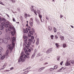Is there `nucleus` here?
Returning a JSON list of instances; mask_svg holds the SVG:
<instances>
[{
	"label": "nucleus",
	"mask_w": 74,
	"mask_h": 74,
	"mask_svg": "<svg viewBox=\"0 0 74 74\" xmlns=\"http://www.w3.org/2000/svg\"><path fill=\"white\" fill-rule=\"evenodd\" d=\"M25 53L27 55H25L24 57H22V56H21L20 58H19L18 60V62H20L21 61H22V62H25L26 58H27L28 59H29V58H30V57L28 56V55H29V54L28 53V51H26L25 52Z\"/></svg>",
	"instance_id": "nucleus-1"
},
{
	"label": "nucleus",
	"mask_w": 74,
	"mask_h": 74,
	"mask_svg": "<svg viewBox=\"0 0 74 74\" xmlns=\"http://www.w3.org/2000/svg\"><path fill=\"white\" fill-rule=\"evenodd\" d=\"M15 45H13V44L9 45L7 46V48L10 49V52H12V49L14 48V46Z\"/></svg>",
	"instance_id": "nucleus-2"
},
{
	"label": "nucleus",
	"mask_w": 74,
	"mask_h": 74,
	"mask_svg": "<svg viewBox=\"0 0 74 74\" xmlns=\"http://www.w3.org/2000/svg\"><path fill=\"white\" fill-rule=\"evenodd\" d=\"M52 51V49L51 48L49 49L47 51L46 53L47 54H48V53H51Z\"/></svg>",
	"instance_id": "nucleus-3"
},
{
	"label": "nucleus",
	"mask_w": 74,
	"mask_h": 74,
	"mask_svg": "<svg viewBox=\"0 0 74 74\" xmlns=\"http://www.w3.org/2000/svg\"><path fill=\"white\" fill-rule=\"evenodd\" d=\"M30 16H31L29 14H24V17L25 19H27V17H30Z\"/></svg>",
	"instance_id": "nucleus-4"
},
{
	"label": "nucleus",
	"mask_w": 74,
	"mask_h": 74,
	"mask_svg": "<svg viewBox=\"0 0 74 74\" xmlns=\"http://www.w3.org/2000/svg\"><path fill=\"white\" fill-rule=\"evenodd\" d=\"M15 41V37H13L12 38V44L13 45V46L15 45V43L14 42Z\"/></svg>",
	"instance_id": "nucleus-5"
},
{
	"label": "nucleus",
	"mask_w": 74,
	"mask_h": 74,
	"mask_svg": "<svg viewBox=\"0 0 74 74\" xmlns=\"http://www.w3.org/2000/svg\"><path fill=\"white\" fill-rule=\"evenodd\" d=\"M5 37L6 39L7 40H10V35L8 34H6L5 35Z\"/></svg>",
	"instance_id": "nucleus-6"
},
{
	"label": "nucleus",
	"mask_w": 74,
	"mask_h": 74,
	"mask_svg": "<svg viewBox=\"0 0 74 74\" xmlns=\"http://www.w3.org/2000/svg\"><path fill=\"white\" fill-rule=\"evenodd\" d=\"M5 19L4 18H3L1 19V22H2V23H4V25H5Z\"/></svg>",
	"instance_id": "nucleus-7"
},
{
	"label": "nucleus",
	"mask_w": 74,
	"mask_h": 74,
	"mask_svg": "<svg viewBox=\"0 0 74 74\" xmlns=\"http://www.w3.org/2000/svg\"><path fill=\"white\" fill-rule=\"evenodd\" d=\"M9 23V21H6V23H5V25H3V26H5V27L7 28L8 27V23Z\"/></svg>",
	"instance_id": "nucleus-8"
},
{
	"label": "nucleus",
	"mask_w": 74,
	"mask_h": 74,
	"mask_svg": "<svg viewBox=\"0 0 74 74\" xmlns=\"http://www.w3.org/2000/svg\"><path fill=\"white\" fill-rule=\"evenodd\" d=\"M8 27L10 29H11V30H12V29H14V27H12V26L9 24H8Z\"/></svg>",
	"instance_id": "nucleus-9"
},
{
	"label": "nucleus",
	"mask_w": 74,
	"mask_h": 74,
	"mask_svg": "<svg viewBox=\"0 0 74 74\" xmlns=\"http://www.w3.org/2000/svg\"><path fill=\"white\" fill-rule=\"evenodd\" d=\"M3 42L5 44H7L8 43V39L5 38L3 40Z\"/></svg>",
	"instance_id": "nucleus-10"
},
{
	"label": "nucleus",
	"mask_w": 74,
	"mask_h": 74,
	"mask_svg": "<svg viewBox=\"0 0 74 74\" xmlns=\"http://www.w3.org/2000/svg\"><path fill=\"white\" fill-rule=\"evenodd\" d=\"M23 31L24 33H28V30L27 28H26L25 29H24Z\"/></svg>",
	"instance_id": "nucleus-11"
},
{
	"label": "nucleus",
	"mask_w": 74,
	"mask_h": 74,
	"mask_svg": "<svg viewBox=\"0 0 74 74\" xmlns=\"http://www.w3.org/2000/svg\"><path fill=\"white\" fill-rule=\"evenodd\" d=\"M70 63H69V62H66L65 64V66H70Z\"/></svg>",
	"instance_id": "nucleus-12"
},
{
	"label": "nucleus",
	"mask_w": 74,
	"mask_h": 74,
	"mask_svg": "<svg viewBox=\"0 0 74 74\" xmlns=\"http://www.w3.org/2000/svg\"><path fill=\"white\" fill-rule=\"evenodd\" d=\"M45 68V67H42L39 69L38 70L39 72H41V70H43V69H44Z\"/></svg>",
	"instance_id": "nucleus-13"
},
{
	"label": "nucleus",
	"mask_w": 74,
	"mask_h": 74,
	"mask_svg": "<svg viewBox=\"0 0 74 74\" xmlns=\"http://www.w3.org/2000/svg\"><path fill=\"white\" fill-rule=\"evenodd\" d=\"M29 42H28V44H29L30 45H31V42H33V40L32 39H29Z\"/></svg>",
	"instance_id": "nucleus-14"
},
{
	"label": "nucleus",
	"mask_w": 74,
	"mask_h": 74,
	"mask_svg": "<svg viewBox=\"0 0 74 74\" xmlns=\"http://www.w3.org/2000/svg\"><path fill=\"white\" fill-rule=\"evenodd\" d=\"M16 32L15 31H12L11 32V34L12 36H14L15 35V34Z\"/></svg>",
	"instance_id": "nucleus-15"
},
{
	"label": "nucleus",
	"mask_w": 74,
	"mask_h": 74,
	"mask_svg": "<svg viewBox=\"0 0 74 74\" xmlns=\"http://www.w3.org/2000/svg\"><path fill=\"white\" fill-rule=\"evenodd\" d=\"M48 28L49 30V31H51V30H52V27H51V26H50L49 25L48 26Z\"/></svg>",
	"instance_id": "nucleus-16"
},
{
	"label": "nucleus",
	"mask_w": 74,
	"mask_h": 74,
	"mask_svg": "<svg viewBox=\"0 0 74 74\" xmlns=\"http://www.w3.org/2000/svg\"><path fill=\"white\" fill-rule=\"evenodd\" d=\"M9 53V50H7L5 54V56H7L8 55V53Z\"/></svg>",
	"instance_id": "nucleus-17"
},
{
	"label": "nucleus",
	"mask_w": 74,
	"mask_h": 74,
	"mask_svg": "<svg viewBox=\"0 0 74 74\" xmlns=\"http://www.w3.org/2000/svg\"><path fill=\"white\" fill-rule=\"evenodd\" d=\"M54 70V69L51 68L49 69V71H50V72H52V71H53Z\"/></svg>",
	"instance_id": "nucleus-18"
},
{
	"label": "nucleus",
	"mask_w": 74,
	"mask_h": 74,
	"mask_svg": "<svg viewBox=\"0 0 74 74\" xmlns=\"http://www.w3.org/2000/svg\"><path fill=\"white\" fill-rule=\"evenodd\" d=\"M60 38H61V40H64V36H60Z\"/></svg>",
	"instance_id": "nucleus-19"
},
{
	"label": "nucleus",
	"mask_w": 74,
	"mask_h": 74,
	"mask_svg": "<svg viewBox=\"0 0 74 74\" xmlns=\"http://www.w3.org/2000/svg\"><path fill=\"white\" fill-rule=\"evenodd\" d=\"M4 42L3 40L1 38H0V43H2Z\"/></svg>",
	"instance_id": "nucleus-20"
},
{
	"label": "nucleus",
	"mask_w": 74,
	"mask_h": 74,
	"mask_svg": "<svg viewBox=\"0 0 74 74\" xmlns=\"http://www.w3.org/2000/svg\"><path fill=\"white\" fill-rule=\"evenodd\" d=\"M39 38H38L37 39L36 42V45H38L39 44Z\"/></svg>",
	"instance_id": "nucleus-21"
},
{
	"label": "nucleus",
	"mask_w": 74,
	"mask_h": 74,
	"mask_svg": "<svg viewBox=\"0 0 74 74\" xmlns=\"http://www.w3.org/2000/svg\"><path fill=\"white\" fill-rule=\"evenodd\" d=\"M5 55H3V56H2V57H1V60H3L5 58Z\"/></svg>",
	"instance_id": "nucleus-22"
},
{
	"label": "nucleus",
	"mask_w": 74,
	"mask_h": 74,
	"mask_svg": "<svg viewBox=\"0 0 74 74\" xmlns=\"http://www.w3.org/2000/svg\"><path fill=\"white\" fill-rule=\"evenodd\" d=\"M69 62L72 64H74V60H72L69 61Z\"/></svg>",
	"instance_id": "nucleus-23"
},
{
	"label": "nucleus",
	"mask_w": 74,
	"mask_h": 74,
	"mask_svg": "<svg viewBox=\"0 0 74 74\" xmlns=\"http://www.w3.org/2000/svg\"><path fill=\"white\" fill-rule=\"evenodd\" d=\"M27 46H25V47L27 48V49H29V47H30V44H27Z\"/></svg>",
	"instance_id": "nucleus-24"
},
{
	"label": "nucleus",
	"mask_w": 74,
	"mask_h": 74,
	"mask_svg": "<svg viewBox=\"0 0 74 74\" xmlns=\"http://www.w3.org/2000/svg\"><path fill=\"white\" fill-rule=\"evenodd\" d=\"M28 33H29V34L30 33V34H31L32 35H33V32L32 31H29Z\"/></svg>",
	"instance_id": "nucleus-25"
},
{
	"label": "nucleus",
	"mask_w": 74,
	"mask_h": 74,
	"mask_svg": "<svg viewBox=\"0 0 74 74\" xmlns=\"http://www.w3.org/2000/svg\"><path fill=\"white\" fill-rule=\"evenodd\" d=\"M58 65H55L54 67V69L55 70H56V69H58Z\"/></svg>",
	"instance_id": "nucleus-26"
},
{
	"label": "nucleus",
	"mask_w": 74,
	"mask_h": 74,
	"mask_svg": "<svg viewBox=\"0 0 74 74\" xmlns=\"http://www.w3.org/2000/svg\"><path fill=\"white\" fill-rule=\"evenodd\" d=\"M4 29V27L3 26L0 25V30H3Z\"/></svg>",
	"instance_id": "nucleus-27"
},
{
	"label": "nucleus",
	"mask_w": 74,
	"mask_h": 74,
	"mask_svg": "<svg viewBox=\"0 0 74 74\" xmlns=\"http://www.w3.org/2000/svg\"><path fill=\"white\" fill-rule=\"evenodd\" d=\"M35 56V53H34L31 57V58L33 59V58H34V57Z\"/></svg>",
	"instance_id": "nucleus-28"
},
{
	"label": "nucleus",
	"mask_w": 74,
	"mask_h": 74,
	"mask_svg": "<svg viewBox=\"0 0 74 74\" xmlns=\"http://www.w3.org/2000/svg\"><path fill=\"white\" fill-rule=\"evenodd\" d=\"M38 16L39 17V18H40V19H41L42 18V15L40 14H38Z\"/></svg>",
	"instance_id": "nucleus-29"
},
{
	"label": "nucleus",
	"mask_w": 74,
	"mask_h": 74,
	"mask_svg": "<svg viewBox=\"0 0 74 74\" xmlns=\"http://www.w3.org/2000/svg\"><path fill=\"white\" fill-rule=\"evenodd\" d=\"M23 38L25 41H26V40L27 38H26V36H25V35L23 36Z\"/></svg>",
	"instance_id": "nucleus-30"
},
{
	"label": "nucleus",
	"mask_w": 74,
	"mask_h": 74,
	"mask_svg": "<svg viewBox=\"0 0 74 74\" xmlns=\"http://www.w3.org/2000/svg\"><path fill=\"white\" fill-rule=\"evenodd\" d=\"M33 7H34L32 5L31 8V11H34V9L33 8Z\"/></svg>",
	"instance_id": "nucleus-31"
},
{
	"label": "nucleus",
	"mask_w": 74,
	"mask_h": 74,
	"mask_svg": "<svg viewBox=\"0 0 74 74\" xmlns=\"http://www.w3.org/2000/svg\"><path fill=\"white\" fill-rule=\"evenodd\" d=\"M29 23L30 26L32 27L33 26V22L30 21Z\"/></svg>",
	"instance_id": "nucleus-32"
},
{
	"label": "nucleus",
	"mask_w": 74,
	"mask_h": 74,
	"mask_svg": "<svg viewBox=\"0 0 74 74\" xmlns=\"http://www.w3.org/2000/svg\"><path fill=\"white\" fill-rule=\"evenodd\" d=\"M53 29L54 33H56L57 31L56 29V28H55V27H54Z\"/></svg>",
	"instance_id": "nucleus-33"
},
{
	"label": "nucleus",
	"mask_w": 74,
	"mask_h": 74,
	"mask_svg": "<svg viewBox=\"0 0 74 74\" xmlns=\"http://www.w3.org/2000/svg\"><path fill=\"white\" fill-rule=\"evenodd\" d=\"M28 30H29V31H30V30H31V27H30L29 26H28Z\"/></svg>",
	"instance_id": "nucleus-34"
},
{
	"label": "nucleus",
	"mask_w": 74,
	"mask_h": 74,
	"mask_svg": "<svg viewBox=\"0 0 74 74\" xmlns=\"http://www.w3.org/2000/svg\"><path fill=\"white\" fill-rule=\"evenodd\" d=\"M63 48H64L65 47H67V46H66V44H63Z\"/></svg>",
	"instance_id": "nucleus-35"
},
{
	"label": "nucleus",
	"mask_w": 74,
	"mask_h": 74,
	"mask_svg": "<svg viewBox=\"0 0 74 74\" xmlns=\"http://www.w3.org/2000/svg\"><path fill=\"white\" fill-rule=\"evenodd\" d=\"M0 25H4V23H3L1 21H0Z\"/></svg>",
	"instance_id": "nucleus-36"
},
{
	"label": "nucleus",
	"mask_w": 74,
	"mask_h": 74,
	"mask_svg": "<svg viewBox=\"0 0 74 74\" xmlns=\"http://www.w3.org/2000/svg\"><path fill=\"white\" fill-rule=\"evenodd\" d=\"M50 37L51 38V39H52V40H53V38L54 37V36H53V35H52L50 36Z\"/></svg>",
	"instance_id": "nucleus-37"
},
{
	"label": "nucleus",
	"mask_w": 74,
	"mask_h": 74,
	"mask_svg": "<svg viewBox=\"0 0 74 74\" xmlns=\"http://www.w3.org/2000/svg\"><path fill=\"white\" fill-rule=\"evenodd\" d=\"M28 36L29 37H32V35H31V34H29V33H28Z\"/></svg>",
	"instance_id": "nucleus-38"
},
{
	"label": "nucleus",
	"mask_w": 74,
	"mask_h": 74,
	"mask_svg": "<svg viewBox=\"0 0 74 74\" xmlns=\"http://www.w3.org/2000/svg\"><path fill=\"white\" fill-rule=\"evenodd\" d=\"M0 51H3V48L0 47Z\"/></svg>",
	"instance_id": "nucleus-39"
},
{
	"label": "nucleus",
	"mask_w": 74,
	"mask_h": 74,
	"mask_svg": "<svg viewBox=\"0 0 74 74\" xmlns=\"http://www.w3.org/2000/svg\"><path fill=\"white\" fill-rule=\"evenodd\" d=\"M9 31V29H6V33H8Z\"/></svg>",
	"instance_id": "nucleus-40"
},
{
	"label": "nucleus",
	"mask_w": 74,
	"mask_h": 74,
	"mask_svg": "<svg viewBox=\"0 0 74 74\" xmlns=\"http://www.w3.org/2000/svg\"><path fill=\"white\" fill-rule=\"evenodd\" d=\"M56 45L57 47H58L59 46V44H58V43H56Z\"/></svg>",
	"instance_id": "nucleus-41"
},
{
	"label": "nucleus",
	"mask_w": 74,
	"mask_h": 74,
	"mask_svg": "<svg viewBox=\"0 0 74 74\" xmlns=\"http://www.w3.org/2000/svg\"><path fill=\"white\" fill-rule=\"evenodd\" d=\"M37 13L38 14V15H40L41 14V12H40V11H37Z\"/></svg>",
	"instance_id": "nucleus-42"
},
{
	"label": "nucleus",
	"mask_w": 74,
	"mask_h": 74,
	"mask_svg": "<svg viewBox=\"0 0 74 74\" xmlns=\"http://www.w3.org/2000/svg\"><path fill=\"white\" fill-rule=\"evenodd\" d=\"M28 72H29L28 71H25L24 73V74H27V73H28Z\"/></svg>",
	"instance_id": "nucleus-43"
},
{
	"label": "nucleus",
	"mask_w": 74,
	"mask_h": 74,
	"mask_svg": "<svg viewBox=\"0 0 74 74\" xmlns=\"http://www.w3.org/2000/svg\"><path fill=\"white\" fill-rule=\"evenodd\" d=\"M11 1H12V3H15L16 2V1L15 0H11Z\"/></svg>",
	"instance_id": "nucleus-44"
},
{
	"label": "nucleus",
	"mask_w": 74,
	"mask_h": 74,
	"mask_svg": "<svg viewBox=\"0 0 74 74\" xmlns=\"http://www.w3.org/2000/svg\"><path fill=\"white\" fill-rule=\"evenodd\" d=\"M55 38L56 39H58V36L57 35H56L55 36Z\"/></svg>",
	"instance_id": "nucleus-45"
},
{
	"label": "nucleus",
	"mask_w": 74,
	"mask_h": 74,
	"mask_svg": "<svg viewBox=\"0 0 74 74\" xmlns=\"http://www.w3.org/2000/svg\"><path fill=\"white\" fill-rule=\"evenodd\" d=\"M31 38L32 40H34V36H31Z\"/></svg>",
	"instance_id": "nucleus-46"
},
{
	"label": "nucleus",
	"mask_w": 74,
	"mask_h": 74,
	"mask_svg": "<svg viewBox=\"0 0 74 74\" xmlns=\"http://www.w3.org/2000/svg\"><path fill=\"white\" fill-rule=\"evenodd\" d=\"M30 20L31 21H33V19L32 18H31L30 19Z\"/></svg>",
	"instance_id": "nucleus-47"
},
{
	"label": "nucleus",
	"mask_w": 74,
	"mask_h": 74,
	"mask_svg": "<svg viewBox=\"0 0 74 74\" xmlns=\"http://www.w3.org/2000/svg\"><path fill=\"white\" fill-rule=\"evenodd\" d=\"M34 11L35 14H36V15H37V12H36V10H34Z\"/></svg>",
	"instance_id": "nucleus-48"
},
{
	"label": "nucleus",
	"mask_w": 74,
	"mask_h": 74,
	"mask_svg": "<svg viewBox=\"0 0 74 74\" xmlns=\"http://www.w3.org/2000/svg\"><path fill=\"white\" fill-rule=\"evenodd\" d=\"M63 61H62L60 63V65H62L63 64Z\"/></svg>",
	"instance_id": "nucleus-49"
},
{
	"label": "nucleus",
	"mask_w": 74,
	"mask_h": 74,
	"mask_svg": "<svg viewBox=\"0 0 74 74\" xmlns=\"http://www.w3.org/2000/svg\"><path fill=\"white\" fill-rule=\"evenodd\" d=\"M48 64V63L45 62L43 64L44 65H45V64Z\"/></svg>",
	"instance_id": "nucleus-50"
},
{
	"label": "nucleus",
	"mask_w": 74,
	"mask_h": 74,
	"mask_svg": "<svg viewBox=\"0 0 74 74\" xmlns=\"http://www.w3.org/2000/svg\"><path fill=\"white\" fill-rule=\"evenodd\" d=\"M0 4H2V5H4L3 4V3H2V2H1V1H0Z\"/></svg>",
	"instance_id": "nucleus-51"
},
{
	"label": "nucleus",
	"mask_w": 74,
	"mask_h": 74,
	"mask_svg": "<svg viewBox=\"0 0 74 74\" xmlns=\"http://www.w3.org/2000/svg\"><path fill=\"white\" fill-rule=\"evenodd\" d=\"M64 67H62V68H61L60 69V71L61 70H63V69Z\"/></svg>",
	"instance_id": "nucleus-52"
},
{
	"label": "nucleus",
	"mask_w": 74,
	"mask_h": 74,
	"mask_svg": "<svg viewBox=\"0 0 74 74\" xmlns=\"http://www.w3.org/2000/svg\"><path fill=\"white\" fill-rule=\"evenodd\" d=\"M30 68H31V67H27V69H27L28 70V69H30Z\"/></svg>",
	"instance_id": "nucleus-53"
},
{
	"label": "nucleus",
	"mask_w": 74,
	"mask_h": 74,
	"mask_svg": "<svg viewBox=\"0 0 74 74\" xmlns=\"http://www.w3.org/2000/svg\"><path fill=\"white\" fill-rule=\"evenodd\" d=\"M17 10H18V11H21V9H20V8H18Z\"/></svg>",
	"instance_id": "nucleus-54"
},
{
	"label": "nucleus",
	"mask_w": 74,
	"mask_h": 74,
	"mask_svg": "<svg viewBox=\"0 0 74 74\" xmlns=\"http://www.w3.org/2000/svg\"><path fill=\"white\" fill-rule=\"evenodd\" d=\"M13 22H15V18H13Z\"/></svg>",
	"instance_id": "nucleus-55"
},
{
	"label": "nucleus",
	"mask_w": 74,
	"mask_h": 74,
	"mask_svg": "<svg viewBox=\"0 0 74 74\" xmlns=\"http://www.w3.org/2000/svg\"><path fill=\"white\" fill-rule=\"evenodd\" d=\"M57 60L59 61L60 60V57H58V58L57 59Z\"/></svg>",
	"instance_id": "nucleus-56"
},
{
	"label": "nucleus",
	"mask_w": 74,
	"mask_h": 74,
	"mask_svg": "<svg viewBox=\"0 0 74 74\" xmlns=\"http://www.w3.org/2000/svg\"><path fill=\"white\" fill-rule=\"evenodd\" d=\"M14 69V67H12L10 68V70H12V69Z\"/></svg>",
	"instance_id": "nucleus-57"
},
{
	"label": "nucleus",
	"mask_w": 74,
	"mask_h": 74,
	"mask_svg": "<svg viewBox=\"0 0 74 74\" xmlns=\"http://www.w3.org/2000/svg\"><path fill=\"white\" fill-rule=\"evenodd\" d=\"M63 17V16L62 15H60V18H62Z\"/></svg>",
	"instance_id": "nucleus-58"
},
{
	"label": "nucleus",
	"mask_w": 74,
	"mask_h": 74,
	"mask_svg": "<svg viewBox=\"0 0 74 74\" xmlns=\"http://www.w3.org/2000/svg\"><path fill=\"white\" fill-rule=\"evenodd\" d=\"M1 57H2V55H0V59H1Z\"/></svg>",
	"instance_id": "nucleus-59"
},
{
	"label": "nucleus",
	"mask_w": 74,
	"mask_h": 74,
	"mask_svg": "<svg viewBox=\"0 0 74 74\" xmlns=\"http://www.w3.org/2000/svg\"><path fill=\"white\" fill-rule=\"evenodd\" d=\"M28 51L29 52H30L31 51V49H29L28 50Z\"/></svg>",
	"instance_id": "nucleus-60"
},
{
	"label": "nucleus",
	"mask_w": 74,
	"mask_h": 74,
	"mask_svg": "<svg viewBox=\"0 0 74 74\" xmlns=\"http://www.w3.org/2000/svg\"><path fill=\"white\" fill-rule=\"evenodd\" d=\"M2 34V32L0 31V35H1Z\"/></svg>",
	"instance_id": "nucleus-61"
},
{
	"label": "nucleus",
	"mask_w": 74,
	"mask_h": 74,
	"mask_svg": "<svg viewBox=\"0 0 74 74\" xmlns=\"http://www.w3.org/2000/svg\"><path fill=\"white\" fill-rule=\"evenodd\" d=\"M71 26L72 28H74V27L73 26L71 25Z\"/></svg>",
	"instance_id": "nucleus-62"
},
{
	"label": "nucleus",
	"mask_w": 74,
	"mask_h": 74,
	"mask_svg": "<svg viewBox=\"0 0 74 74\" xmlns=\"http://www.w3.org/2000/svg\"><path fill=\"white\" fill-rule=\"evenodd\" d=\"M4 69V68H2L1 69V70H3V69Z\"/></svg>",
	"instance_id": "nucleus-63"
},
{
	"label": "nucleus",
	"mask_w": 74,
	"mask_h": 74,
	"mask_svg": "<svg viewBox=\"0 0 74 74\" xmlns=\"http://www.w3.org/2000/svg\"><path fill=\"white\" fill-rule=\"evenodd\" d=\"M40 19V21L41 22H42V19Z\"/></svg>",
	"instance_id": "nucleus-64"
}]
</instances>
